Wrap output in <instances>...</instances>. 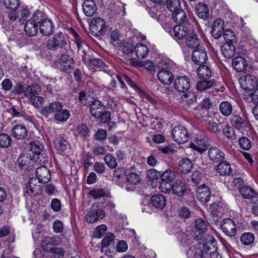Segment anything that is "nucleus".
<instances>
[{"instance_id":"33","label":"nucleus","mask_w":258,"mask_h":258,"mask_svg":"<svg viewBox=\"0 0 258 258\" xmlns=\"http://www.w3.org/2000/svg\"><path fill=\"white\" fill-rule=\"evenodd\" d=\"M193 167V164L191 160L187 158H183L178 162V169L183 174L189 173Z\"/></svg>"},{"instance_id":"2","label":"nucleus","mask_w":258,"mask_h":258,"mask_svg":"<svg viewBox=\"0 0 258 258\" xmlns=\"http://www.w3.org/2000/svg\"><path fill=\"white\" fill-rule=\"evenodd\" d=\"M174 37L178 40H182L189 48H194L200 44L196 33L191 30H188L182 25H176L173 28Z\"/></svg>"},{"instance_id":"20","label":"nucleus","mask_w":258,"mask_h":258,"mask_svg":"<svg viewBox=\"0 0 258 258\" xmlns=\"http://www.w3.org/2000/svg\"><path fill=\"white\" fill-rule=\"evenodd\" d=\"M54 25L49 19L43 20L39 24V30L41 34L45 36L51 35L53 32Z\"/></svg>"},{"instance_id":"23","label":"nucleus","mask_w":258,"mask_h":258,"mask_svg":"<svg viewBox=\"0 0 258 258\" xmlns=\"http://www.w3.org/2000/svg\"><path fill=\"white\" fill-rule=\"evenodd\" d=\"M33 162L31 155L28 153L21 154L18 161L19 167L24 170H29L33 166Z\"/></svg>"},{"instance_id":"41","label":"nucleus","mask_w":258,"mask_h":258,"mask_svg":"<svg viewBox=\"0 0 258 258\" xmlns=\"http://www.w3.org/2000/svg\"><path fill=\"white\" fill-rule=\"evenodd\" d=\"M209 9L204 3H199L196 7V13L201 18L206 19L209 16Z\"/></svg>"},{"instance_id":"34","label":"nucleus","mask_w":258,"mask_h":258,"mask_svg":"<svg viewBox=\"0 0 258 258\" xmlns=\"http://www.w3.org/2000/svg\"><path fill=\"white\" fill-rule=\"evenodd\" d=\"M221 51L223 55L226 58H230L235 53V47L233 44L224 43L221 46Z\"/></svg>"},{"instance_id":"1","label":"nucleus","mask_w":258,"mask_h":258,"mask_svg":"<svg viewBox=\"0 0 258 258\" xmlns=\"http://www.w3.org/2000/svg\"><path fill=\"white\" fill-rule=\"evenodd\" d=\"M217 242L213 236L208 235L206 241L198 242L191 246L187 255L194 258H222L217 251Z\"/></svg>"},{"instance_id":"26","label":"nucleus","mask_w":258,"mask_h":258,"mask_svg":"<svg viewBox=\"0 0 258 258\" xmlns=\"http://www.w3.org/2000/svg\"><path fill=\"white\" fill-rule=\"evenodd\" d=\"M82 6L84 14L88 17L93 16L97 11L96 5L92 0L85 1Z\"/></svg>"},{"instance_id":"19","label":"nucleus","mask_w":258,"mask_h":258,"mask_svg":"<svg viewBox=\"0 0 258 258\" xmlns=\"http://www.w3.org/2000/svg\"><path fill=\"white\" fill-rule=\"evenodd\" d=\"M224 23L221 19H216L214 23L211 30L212 36L216 39L221 37L224 33Z\"/></svg>"},{"instance_id":"13","label":"nucleus","mask_w":258,"mask_h":258,"mask_svg":"<svg viewBox=\"0 0 258 258\" xmlns=\"http://www.w3.org/2000/svg\"><path fill=\"white\" fill-rule=\"evenodd\" d=\"M157 77L159 81L164 84H171L174 79L172 73L167 67L160 68Z\"/></svg>"},{"instance_id":"5","label":"nucleus","mask_w":258,"mask_h":258,"mask_svg":"<svg viewBox=\"0 0 258 258\" xmlns=\"http://www.w3.org/2000/svg\"><path fill=\"white\" fill-rule=\"evenodd\" d=\"M241 88L246 91H251L257 87L258 82L256 77L252 75L241 76L239 80Z\"/></svg>"},{"instance_id":"32","label":"nucleus","mask_w":258,"mask_h":258,"mask_svg":"<svg viewBox=\"0 0 258 258\" xmlns=\"http://www.w3.org/2000/svg\"><path fill=\"white\" fill-rule=\"evenodd\" d=\"M41 92L40 87L37 85L28 86L24 91V95L28 97L30 101L38 96Z\"/></svg>"},{"instance_id":"15","label":"nucleus","mask_w":258,"mask_h":258,"mask_svg":"<svg viewBox=\"0 0 258 258\" xmlns=\"http://www.w3.org/2000/svg\"><path fill=\"white\" fill-rule=\"evenodd\" d=\"M62 108L61 104L57 101L49 103L47 106L42 108L40 113L44 116L47 117L50 114L56 113Z\"/></svg>"},{"instance_id":"62","label":"nucleus","mask_w":258,"mask_h":258,"mask_svg":"<svg viewBox=\"0 0 258 258\" xmlns=\"http://www.w3.org/2000/svg\"><path fill=\"white\" fill-rule=\"evenodd\" d=\"M127 179L129 182L134 185H137L141 181V177L139 175L131 172L127 175Z\"/></svg>"},{"instance_id":"43","label":"nucleus","mask_w":258,"mask_h":258,"mask_svg":"<svg viewBox=\"0 0 258 258\" xmlns=\"http://www.w3.org/2000/svg\"><path fill=\"white\" fill-rule=\"evenodd\" d=\"M240 239L242 244L248 246L253 243L255 240V236L252 233L245 232L241 235Z\"/></svg>"},{"instance_id":"53","label":"nucleus","mask_w":258,"mask_h":258,"mask_svg":"<svg viewBox=\"0 0 258 258\" xmlns=\"http://www.w3.org/2000/svg\"><path fill=\"white\" fill-rule=\"evenodd\" d=\"M30 11L28 6H22L20 7L19 14V21L25 20L30 15Z\"/></svg>"},{"instance_id":"18","label":"nucleus","mask_w":258,"mask_h":258,"mask_svg":"<svg viewBox=\"0 0 258 258\" xmlns=\"http://www.w3.org/2000/svg\"><path fill=\"white\" fill-rule=\"evenodd\" d=\"M191 59L195 64L201 65L206 63L208 59V56L204 50L201 49H197L192 51Z\"/></svg>"},{"instance_id":"31","label":"nucleus","mask_w":258,"mask_h":258,"mask_svg":"<svg viewBox=\"0 0 258 258\" xmlns=\"http://www.w3.org/2000/svg\"><path fill=\"white\" fill-rule=\"evenodd\" d=\"M197 75L201 79H209L212 75L211 68L206 65L201 64L197 70Z\"/></svg>"},{"instance_id":"49","label":"nucleus","mask_w":258,"mask_h":258,"mask_svg":"<svg viewBox=\"0 0 258 258\" xmlns=\"http://www.w3.org/2000/svg\"><path fill=\"white\" fill-rule=\"evenodd\" d=\"M159 173L160 175L161 180L165 181L172 182L175 177V173L170 169L166 170L161 174Z\"/></svg>"},{"instance_id":"52","label":"nucleus","mask_w":258,"mask_h":258,"mask_svg":"<svg viewBox=\"0 0 258 258\" xmlns=\"http://www.w3.org/2000/svg\"><path fill=\"white\" fill-rule=\"evenodd\" d=\"M70 113L68 110L61 109L60 111L57 112L54 115V118L60 122L66 121L70 117Z\"/></svg>"},{"instance_id":"30","label":"nucleus","mask_w":258,"mask_h":258,"mask_svg":"<svg viewBox=\"0 0 258 258\" xmlns=\"http://www.w3.org/2000/svg\"><path fill=\"white\" fill-rule=\"evenodd\" d=\"M12 134L15 138L18 140H22L27 136V131L24 125L22 124L16 125L12 129Z\"/></svg>"},{"instance_id":"29","label":"nucleus","mask_w":258,"mask_h":258,"mask_svg":"<svg viewBox=\"0 0 258 258\" xmlns=\"http://www.w3.org/2000/svg\"><path fill=\"white\" fill-rule=\"evenodd\" d=\"M186 190L185 183L180 180H176L172 185V190L177 196H182Z\"/></svg>"},{"instance_id":"50","label":"nucleus","mask_w":258,"mask_h":258,"mask_svg":"<svg viewBox=\"0 0 258 258\" xmlns=\"http://www.w3.org/2000/svg\"><path fill=\"white\" fill-rule=\"evenodd\" d=\"M76 134L81 138H87L89 136L90 131L88 126L84 124L78 125L76 130Z\"/></svg>"},{"instance_id":"16","label":"nucleus","mask_w":258,"mask_h":258,"mask_svg":"<svg viewBox=\"0 0 258 258\" xmlns=\"http://www.w3.org/2000/svg\"><path fill=\"white\" fill-rule=\"evenodd\" d=\"M36 178L39 182L47 183L51 178L49 170L45 166L38 167L36 170Z\"/></svg>"},{"instance_id":"24","label":"nucleus","mask_w":258,"mask_h":258,"mask_svg":"<svg viewBox=\"0 0 258 258\" xmlns=\"http://www.w3.org/2000/svg\"><path fill=\"white\" fill-rule=\"evenodd\" d=\"M230 122L232 126L238 130H243L248 125V122L246 119L237 114L231 116Z\"/></svg>"},{"instance_id":"4","label":"nucleus","mask_w":258,"mask_h":258,"mask_svg":"<svg viewBox=\"0 0 258 258\" xmlns=\"http://www.w3.org/2000/svg\"><path fill=\"white\" fill-rule=\"evenodd\" d=\"M68 38L65 34L61 32L56 33L49 38L46 42L47 48L51 50L65 48L68 44Z\"/></svg>"},{"instance_id":"37","label":"nucleus","mask_w":258,"mask_h":258,"mask_svg":"<svg viewBox=\"0 0 258 258\" xmlns=\"http://www.w3.org/2000/svg\"><path fill=\"white\" fill-rule=\"evenodd\" d=\"M136 56L140 59L145 58L149 54L147 46L142 43H138L135 47Z\"/></svg>"},{"instance_id":"56","label":"nucleus","mask_w":258,"mask_h":258,"mask_svg":"<svg viewBox=\"0 0 258 258\" xmlns=\"http://www.w3.org/2000/svg\"><path fill=\"white\" fill-rule=\"evenodd\" d=\"M167 7L171 12H175L180 9L179 0H167Z\"/></svg>"},{"instance_id":"45","label":"nucleus","mask_w":258,"mask_h":258,"mask_svg":"<svg viewBox=\"0 0 258 258\" xmlns=\"http://www.w3.org/2000/svg\"><path fill=\"white\" fill-rule=\"evenodd\" d=\"M195 229L200 234L205 233L207 229V222L202 218L197 219L195 222Z\"/></svg>"},{"instance_id":"21","label":"nucleus","mask_w":258,"mask_h":258,"mask_svg":"<svg viewBox=\"0 0 258 258\" xmlns=\"http://www.w3.org/2000/svg\"><path fill=\"white\" fill-rule=\"evenodd\" d=\"M74 63V60L70 55L62 54L57 63L58 67L62 71L68 72L71 69Z\"/></svg>"},{"instance_id":"7","label":"nucleus","mask_w":258,"mask_h":258,"mask_svg":"<svg viewBox=\"0 0 258 258\" xmlns=\"http://www.w3.org/2000/svg\"><path fill=\"white\" fill-rule=\"evenodd\" d=\"M172 136L174 140L178 144L187 142L189 140L187 131L183 126H176L172 130Z\"/></svg>"},{"instance_id":"28","label":"nucleus","mask_w":258,"mask_h":258,"mask_svg":"<svg viewBox=\"0 0 258 258\" xmlns=\"http://www.w3.org/2000/svg\"><path fill=\"white\" fill-rule=\"evenodd\" d=\"M166 204V199L162 195H155L151 198L150 204L157 209H162Z\"/></svg>"},{"instance_id":"35","label":"nucleus","mask_w":258,"mask_h":258,"mask_svg":"<svg viewBox=\"0 0 258 258\" xmlns=\"http://www.w3.org/2000/svg\"><path fill=\"white\" fill-rule=\"evenodd\" d=\"M43 149V145L39 142H34L30 143V150L31 151L35 154L39 155V157H38V159H40L41 157L43 158V163L47 162L48 161V158L44 157L42 155H40Z\"/></svg>"},{"instance_id":"17","label":"nucleus","mask_w":258,"mask_h":258,"mask_svg":"<svg viewBox=\"0 0 258 258\" xmlns=\"http://www.w3.org/2000/svg\"><path fill=\"white\" fill-rule=\"evenodd\" d=\"M60 240L58 237H48L46 236L43 238L42 241V246L44 250L47 252H51L53 246L59 244Z\"/></svg>"},{"instance_id":"10","label":"nucleus","mask_w":258,"mask_h":258,"mask_svg":"<svg viewBox=\"0 0 258 258\" xmlns=\"http://www.w3.org/2000/svg\"><path fill=\"white\" fill-rule=\"evenodd\" d=\"M39 181L34 177L30 178L28 184L24 189L25 195L37 196L40 195L42 192V187Z\"/></svg>"},{"instance_id":"61","label":"nucleus","mask_w":258,"mask_h":258,"mask_svg":"<svg viewBox=\"0 0 258 258\" xmlns=\"http://www.w3.org/2000/svg\"><path fill=\"white\" fill-rule=\"evenodd\" d=\"M171 182L162 180L159 186V189L161 192L168 193L172 189Z\"/></svg>"},{"instance_id":"64","label":"nucleus","mask_w":258,"mask_h":258,"mask_svg":"<svg viewBox=\"0 0 258 258\" xmlns=\"http://www.w3.org/2000/svg\"><path fill=\"white\" fill-rule=\"evenodd\" d=\"M70 32H71V34L73 36L75 41L77 45L78 50L79 51H81L82 49V48L83 47L81 37L78 35V34L77 33V32H76L74 29H71Z\"/></svg>"},{"instance_id":"51","label":"nucleus","mask_w":258,"mask_h":258,"mask_svg":"<svg viewBox=\"0 0 258 258\" xmlns=\"http://www.w3.org/2000/svg\"><path fill=\"white\" fill-rule=\"evenodd\" d=\"M223 36L226 41L225 43L233 44L237 41L236 36L233 31L231 30L227 29L223 33Z\"/></svg>"},{"instance_id":"6","label":"nucleus","mask_w":258,"mask_h":258,"mask_svg":"<svg viewBox=\"0 0 258 258\" xmlns=\"http://www.w3.org/2000/svg\"><path fill=\"white\" fill-rule=\"evenodd\" d=\"M106 28L105 22L100 17L94 18L90 24V32L94 36L101 35Z\"/></svg>"},{"instance_id":"22","label":"nucleus","mask_w":258,"mask_h":258,"mask_svg":"<svg viewBox=\"0 0 258 258\" xmlns=\"http://www.w3.org/2000/svg\"><path fill=\"white\" fill-rule=\"evenodd\" d=\"M211 192L208 186L203 184L197 189V198L198 200L204 204L208 202L210 198Z\"/></svg>"},{"instance_id":"44","label":"nucleus","mask_w":258,"mask_h":258,"mask_svg":"<svg viewBox=\"0 0 258 258\" xmlns=\"http://www.w3.org/2000/svg\"><path fill=\"white\" fill-rule=\"evenodd\" d=\"M172 19L177 23L183 24L186 20V14L181 9L172 12Z\"/></svg>"},{"instance_id":"55","label":"nucleus","mask_w":258,"mask_h":258,"mask_svg":"<svg viewBox=\"0 0 258 258\" xmlns=\"http://www.w3.org/2000/svg\"><path fill=\"white\" fill-rule=\"evenodd\" d=\"M107 229V226L104 224L97 226L93 232L94 237L97 238H101L106 233Z\"/></svg>"},{"instance_id":"39","label":"nucleus","mask_w":258,"mask_h":258,"mask_svg":"<svg viewBox=\"0 0 258 258\" xmlns=\"http://www.w3.org/2000/svg\"><path fill=\"white\" fill-rule=\"evenodd\" d=\"M219 110L222 115L228 116L232 114L233 107L231 104L228 101H222L219 105Z\"/></svg>"},{"instance_id":"9","label":"nucleus","mask_w":258,"mask_h":258,"mask_svg":"<svg viewBox=\"0 0 258 258\" xmlns=\"http://www.w3.org/2000/svg\"><path fill=\"white\" fill-rule=\"evenodd\" d=\"M210 145L208 138L204 134L198 135L194 142L190 145V147L200 152L206 150Z\"/></svg>"},{"instance_id":"36","label":"nucleus","mask_w":258,"mask_h":258,"mask_svg":"<svg viewBox=\"0 0 258 258\" xmlns=\"http://www.w3.org/2000/svg\"><path fill=\"white\" fill-rule=\"evenodd\" d=\"M181 99L182 104L190 106L197 101V96L192 92H188L182 94Z\"/></svg>"},{"instance_id":"57","label":"nucleus","mask_w":258,"mask_h":258,"mask_svg":"<svg viewBox=\"0 0 258 258\" xmlns=\"http://www.w3.org/2000/svg\"><path fill=\"white\" fill-rule=\"evenodd\" d=\"M207 130L209 132L214 134H219L220 132L219 125L213 120H207Z\"/></svg>"},{"instance_id":"42","label":"nucleus","mask_w":258,"mask_h":258,"mask_svg":"<svg viewBox=\"0 0 258 258\" xmlns=\"http://www.w3.org/2000/svg\"><path fill=\"white\" fill-rule=\"evenodd\" d=\"M54 144L55 150L59 154L62 153L68 148L67 142L62 138L56 139Z\"/></svg>"},{"instance_id":"14","label":"nucleus","mask_w":258,"mask_h":258,"mask_svg":"<svg viewBox=\"0 0 258 258\" xmlns=\"http://www.w3.org/2000/svg\"><path fill=\"white\" fill-rule=\"evenodd\" d=\"M239 192L243 198L250 199L253 203L258 204V195L251 187L243 186L239 189Z\"/></svg>"},{"instance_id":"40","label":"nucleus","mask_w":258,"mask_h":258,"mask_svg":"<svg viewBox=\"0 0 258 258\" xmlns=\"http://www.w3.org/2000/svg\"><path fill=\"white\" fill-rule=\"evenodd\" d=\"M217 171L221 175H229L231 172L230 164L226 161L220 162L217 167Z\"/></svg>"},{"instance_id":"25","label":"nucleus","mask_w":258,"mask_h":258,"mask_svg":"<svg viewBox=\"0 0 258 258\" xmlns=\"http://www.w3.org/2000/svg\"><path fill=\"white\" fill-rule=\"evenodd\" d=\"M208 156L211 160L218 162L224 158L225 154L218 148L214 147L209 149Z\"/></svg>"},{"instance_id":"54","label":"nucleus","mask_w":258,"mask_h":258,"mask_svg":"<svg viewBox=\"0 0 258 258\" xmlns=\"http://www.w3.org/2000/svg\"><path fill=\"white\" fill-rule=\"evenodd\" d=\"M238 144L240 148L244 150H249L251 147L250 140L246 137L240 138L238 140Z\"/></svg>"},{"instance_id":"8","label":"nucleus","mask_w":258,"mask_h":258,"mask_svg":"<svg viewBox=\"0 0 258 258\" xmlns=\"http://www.w3.org/2000/svg\"><path fill=\"white\" fill-rule=\"evenodd\" d=\"M105 213L103 210L97 207H92L85 216L86 221L89 223H94L104 218Z\"/></svg>"},{"instance_id":"12","label":"nucleus","mask_w":258,"mask_h":258,"mask_svg":"<svg viewBox=\"0 0 258 258\" xmlns=\"http://www.w3.org/2000/svg\"><path fill=\"white\" fill-rule=\"evenodd\" d=\"M174 86L178 91L184 93L190 88L189 78L185 76H179L175 79Z\"/></svg>"},{"instance_id":"63","label":"nucleus","mask_w":258,"mask_h":258,"mask_svg":"<svg viewBox=\"0 0 258 258\" xmlns=\"http://www.w3.org/2000/svg\"><path fill=\"white\" fill-rule=\"evenodd\" d=\"M114 238V236L112 233H107L102 240L101 248H103L109 246L111 242L113 240Z\"/></svg>"},{"instance_id":"60","label":"nucleus","mask_w":258,"mask_h":258,"mask_svg":"<svg viewBox=\"0 0 258 258\" xmlns=\"http://www.w3.org/2000/svg\"><path fill=\"white\" fill-rule=\"evenodd\" d=\"M223 133L226 137L229 140H233L235 139L234 130L228 124H226L224 127Z\"/></svg>"},{"instance_id":"38","label":"nucleus","mask_w":258,"mask_h":258,"mask_svg":"<svg viewBox=\"0 0 258 258\" xmlns=\"http://www.w3.org/2000/svg\"><path fill=\"white\" fill-rule=\"evenodd\" d=\"M24 30L28 36H33L38 31V25L35 24L32 20H28L25 25Z\"/></svg>"},{"instance_id":"27","label":"nucleus","mask_w":258,"mask_h":258,"mask_svg":"<svg viewBox=\"0 0 258 258\" xmlns=\"http://www.w3.org/2000/svg\"><path fill=\"white\" fill-rule=\"evenodd\" d=\"M232 64L233 68L238 72H241L245 70L247 66L246 60L241 56L234 57Z\"/></svg>"},{"instance_id":"48","label":"nucleus","mask_w":258,"mask_h":258,"mask_svg":"<svg viewBox=\"0 0 258 258\" xmlns=\"http://www.w3.org/2000/svg\"><path fill=\"white\" fill-rule=\"evenodd\" d=\"M107 191L104 188H97L91 190L89 195L94 199H97L106 196Z\"/></svg>"},{"instance_id":"3","label":"nucleus","mask_w":258,"mask_h":258,"mask_svg":"<svg viewBox=\"0 0 258 258\" xmlns=\"http://www.w3.org/2000/svg\"><path fill=\"white\" fill-rule=\"evenodd\" d=\"M90 110L93 116L100 118L104 123L109 121L110 119V112L106 111L105 106L100 101H94L91 105Z\"/></svg>"},{"instance_id":"46","label":"nucleus","mask_w":258,"mask_h":258,"mask_svg":"<svg viewBox=\"0 0 258 258\" xmlns=\"http://www.w3.org/2000/svg\"><path fill=\"white\" fill-rule=\"evenodd\" d=\"M213 82L208 79H203V81L198 82L197 89L200 92L207 90L213 86Z\"/></svg>"},{"instance_id":"11","label":"nucleus","mask_w":258,"mask_h":258,"mask_svg":"<svg viewBox=\"0 0 258 258\" xmlns=\"http://www.w3.org/2000/svg\"><path fill=\"white\" fill-rule=\"evenodd\" d=\"M221 228L223 232L228 236H233L236 233V224L231 219H223L221 222Z\"/></svg>"},{"instance_id":"58","label":"nucleus","mask_w":258,"mask_h":258,"mask_svg":"<svg viewBox=\"0 0 258 258\" xmlns=\"http://www.w3.org/2000/svg\"><path fill=\"white\" fill-rule=\"evenodd\" d=\"M4 6L8 9L16 10L20 5L19 0H3Z\"/></svg>"},{"instance_id":"59","label":"nucleus","mask_w":258,"mask_h":258,"mask_svg":"<svg viewBox=\"0 0 258 258\" xmlns=\"http://www.w3.org/2000/svg\"><path fill=\"white\" fill-rule=\"evenodd\" d=\"M104 161L107 166L111 168H115L117 166L115 158L110 153L106 154L104 157Z\"/></svg>"},{"instance_id":"47","label":"nucleus","mask_w":258,"mask_h":258,"mask_svg":"<svg viewBox=\"0 0 258 258\" xmlns=\"http://www.w3.org/2000/svg\"><path fill=\"white\" fill-rule=\"evenodd\" d=\"M12 140L10 135L6 133L0 134V148H7L10 147Z\"/></svg>"}]
</instances>
